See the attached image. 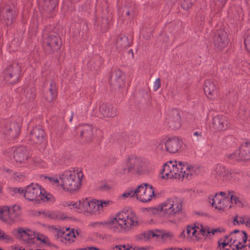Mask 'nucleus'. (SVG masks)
I'll list each match as a JSON object with an SVG mask.
<instances>
[{
  "mask_svg": "<svg viewBox=\"0 0 250 250\" xmlns=\"http://www.w3.org/2000/svg\"><path fill=\"white\" fill-rule=\"evenodd\" d=\"M108 224L110 229L115 232L128 231L137 226L139 224L138 218L133 212H129L122 210L116 214L107 223L94 222L89 224V226L99 228Z\"/></svg>",
  "mask_w": 250,
  "mask_h": 250,
  "instance_id": "1",
  "label": "nucleus"
},
{
  "mask_svg": "<svg viewBox=\"0 0 250 250\" xmlns=\"http://www.w3.org/2000/svg\"><path fill=\"white\" fill-rule=\"evenodd\" d=\"M194 167L181 161H169L163 165L161 175L163 178L189 179L194 173Z\"/></svg>",
  "mask_w": 250,
  "mask_h": 250,
  "instance_id": "2",
  "label": "nucleus"
},
{
  "mask_svg": "<svg viewBox=\"0 0 250 250\" xmlns=\"http://www.w3.org/2000/svg\"><path fill=\"white\" fill-rule=\"evenodd\" d=\"M248 239L245 231L236 229L219 240L218 245L222 249L229 245L230 247H232V250H248Z\"/></svg>",
  "mask_w": 250,
  "mask_h": 250,
  "instance_id": "3",
  "label": "nucleus"
},
{
  "mask_svg": "<svg viewBox=\"0 0 250 250\" xmlns=\"http://www.w3.org/2000/svg\"><path fill=\"white\" fill-rule=\"evenodd\" d=\"M61 186L64 189L70 191L78 189V168H73L72 170L65 171L60 176Z\"/></svg>",
  "mask_w": 250,
  "mask_h": 250,
  "instance_id": "4",
  "label": "nucleus"
},
{
  "mask_svg": "<svg viewBox=\"0 0 250 250\" xmlns=\"http://www.w3.org/2000/svg\"><path fill=\"white\" fill-rule=\"evenodd\" d=\"M160 210L168 216H173L179 214L183 208V201L178 197L168 198L160 206Z\"/></svg>",
  "mask_w": 250,
  "mask_h": 250,
  "instance_id": "5",
  "label": "nucleus"
},
{
  "mask_svg": "<svg viewBox=\"0 0 250 250\" xmlns=\"http://www.w3.org/2000/svg\"><path fill=\"white\" fill-rule=\"evenodd\" d=\"M23 189L22 196L29 201L43 200L44 198L48 199L47 196L44 195V189H42L38 184L31 183Z\"/></svg>",
  "mask_w": 250,
  "mask_h": 250,
  "instance_id": "6",
  "label": "nucleus"
},
{
  "mask_svg": "<svg viewBox=\"0 0 250 250\" xmlns=\"http://www.w3.org/2000/svg\"><path fill=\"white\" fill-rule=\"evenodd\" d=\"M21 72V66L17 62H13L3 71V79L9 83L14 84L19 81Z\"/></svg>",
  "mask_w": 250,
  "mask_h": 250,
  "instance_id": "7",
  "label": "nucleus"
},
{
  "mask_svg": "<svg viewBox=\"0 0 250 250\" xmlns=\"http://www.w3.org/2000/svg\"><path fill=\"white\" fill-rule=\"evenodd\" d=\"M52 229L57 240L65 244H69L74 241L76 238L75 233L73 230L71 231L69 228L64 229L53 227Z\"/></svg>",
  "mask_w": 250,
  "mask_h": 250,
  "instance_id": "8",
  "label": "nucleus"
},
{
  "mask_svg": "<svg viewBox=\"0 0 250 250\" xmlns=\"http://www.w3.org/2000/svg\"><path fill=\"white\" fill-rule=\"evenodd\" d=\"M226 156L229 159L232 160L247 161L250 160V142L242 144L235 152L228 153Z\"/></svg>",
  "mask_w": 250,
  "mask_h": 250,
  "instance_id": "9",
  "label": "nucleus"
},
{
  "mask_svg": "<svg viewBox=\"0 0 250 250\" xmlns=\"http://www.w3.org/2000/svg\"><path fill=\"white\" fill-rule=\"evenodd\" d=\"M212 174L218 181H230L237 174L231 171L224 166L218 164L214 167Z\"/></svg>",
  "mask_w": 250,
  "mask_h": 250,
  "instance_id": "10",
  "label": "nucleus"
},
{
  "mask_svg": "<svg viewBox=\"0 0 250 250\" xmlns=\"http://www.w3.org/2000/svg\"><path fill=\"white\" fill-rule=\"evenodd\" d=\"M98 200L87 198L79 201V212L97 214L100 213Z\"/></svg>",
  "mask_w": 250,
  "mask_h": 250,
  "instance_id": "11",
  "label": "nucleus"
},
{
  "mask_svg": "<svg viewBox=\"0 0 250 250\" xmlns=\"http://www.w3.org/2000/svg\"><path fill=\"white\" fill-rule=\"evenodd\" d=\"M137 199L144 203L150 201L155 196L154 190L152 186L147 184H142L137 187Z\"/></svg>",
  "mask_w": 250,
  "mask_h": 250,
  "instance_id": "12",
  "label": "nucleus"
},
{
  "mask_svg": "<svg viewBox=\"0 0 250 250\" xmlns=\"http://www.w3.org/2000/svg\"><path fill=\"white\" fill-rule=\"evenodd\" d=\"M163 144L165 146V148L167 151L175 153L180 150L183 145V142L177 137H169L164 143H160L157 147L159 149H163Z\"/></svg>",
  "mask_w": 250,
  "mask_h": 250,
  "instance_id": "13",
  "label": "nucleus"
},
{
  "mask_svg": "<svg viewBox=\"0 0 250 250\" xmlns=\"http://www.w3.org/2000/svg\"><path fill=\"white\" fill-rule=\"evenodd\" d=\"M142 166L141 159L132 156L129 157L126 160L125 165L122 167L120 173L124 174L129 172L132 169L139 170L141 168Z\"/></svg>",
  "mask_w": 250,
  "mask_h": 250,
  "instance_id": "14",
  "label": "nucleus"
},
{
  "mask_svg": "<svg viewBox=\"0 0 250 250\" xmlns=\"http://www.w3.org/2000/svg\"><path fill=\"white\" fill-rule=\"evenodd\" d=\"M43 43L48 49L52 51L58 50L62 45V42L60 37L57 35L54 34H50L46 35L44 33Z\"/></svg>",
  "mask_w": 250,
  "mask_h": 250,
  "instance_id": "15",
  "label": "nucleus"
},
{
  "mask_svg": "<svg viewBox=\"0 0 250 250\" xmlns=\"http://www.w3.org/2000/svg\"><path fill=\"white\" fill-rule=\"evenodd\" d=\"M0 17L6 25H11L16 17L14 8L9 5L5 6L0 11Z\"/></svg>",
  "mask_w": 250,
  "mask_h": 250,
  "instance_id": "16",
  "label": "nucleus"
},
{
  "mask_svg": "<svg viewBox=\"0 0 250 250\" xmlns=\"http://www.w3.org/2000/svg\"><path fill=\"white\" fill-rule=\"evenodd\" d=\"M209 203L213 207L219 210H223L228 207L231 208L229 198H223L220 195H214L212 198H209Z\"/></svg>",
  "mask_w": 250,
  "mask_h": 250,
  "instance_id": "17",
  "label": "nucleus"
},
{
  "mask_svg": "<svg viewBox=\"0 0 250 250\" xmlns=\"http://www.w3.org/2000/svg\"><path fill=\"white\" fill-rule=\"evenodd\" d=\"M21 124L16 121L7 122L3 128L4 133L11 139L16 138L20 134Z\"/></svg>",
  "mask_w": 250,
  "mask_h": 250,
  "instance_id": "18",
  "label": "nucleus"
},
{
  "mask_svg": "<svg viewBox=\"0 0 250 250\" xmlns=\"http://www.w3.org/2000/svg\"><path fill=\"white\" fill-rule=\"evenodd\" d=\"M203 89L208 98L214 99L217 97L218 88L217 84L213 80H207L204 82Z\"/></svg>",
  "mask_w": 250,
  "mask_h": 250,
  "instance_id": "19",
  "label": "nucleus"
},
{
  "mask_svg": "<svg viewBox=\"0 0 250 250\" xmlns=\"http://www.w3.org/2000/svg\"><path fill=\"white\" fill-rule=\"evenodd\" d=\"M213 42L215 47L218 50L226 47L229 43L227 32L222 30H218L214 38Z\"/></svg>",
  "mask_w": 250,
  "mask_h": 250,
  "instance_id": "20",
  "label": "nucleus"
},
{
  "mask_svg": "<svg viewBox=\"0 0 250 250\" xmlns=\"http://www.w3.org/2000/svg\"><path fill=\"white\" fill-rule=\"evenodd\" d=\"M12 233L18 239L24 241H28V240L33 239L34 235H35L34 231L28 229H23L21 227L12 230Z\"/></svg>",
  "mask_w": 250,
  "mask_h": 250,
  "instance_id": "21",
  "label": "nucleus"
},
{
  "mask_svg": "<svg viewBox=\"0 0 250 250\" xmlns=\"http://www.w3.org/2000/svg\"><path fill=\"white\" fill-rule=\"evenodd\" d=\"M81 130V136L85 139L87 142H91L95 137V132L97 129L89 124L79 125Z\"/></svg>",
  "mask_w": 250,
  "mask_h": 250,
  "instance_id": "22",
  "label": "nucleus"
},
{
  "mask_svg": "<svg viewBox=\"0 0 250 250\" xmlns=\"http://www.w3.org/2000/svg\"><path fill=\"white\" fill-rule=\"evenodd\" d=\"M30 138L34 143L41 144L45 141L46 135L42 127L37 126L34 127L31 131Z\"/></svg>",
  "mask_w": 250,
  "mask_h": 250,
  "instance_id": "23",
  "label": "nucleus"
},
{
  "mask_svg": "<svg viewBox=\"0 0 250 250\" xmlns=\"http://www.w3.org/2000/svg\"><path fill=\"white\" fill-rule=\"evenodd\" d=\"M111 85L122 88L125 86V76L124 73L119 69L115 70L110 77Z\"/></svg>",
  "mask_w": 250,
  "mask_h": 250,
  "instance_id": "24",
  "label": "nucleus"
},
{
  "mask_svg": "<svg viewBox=\"0 0 250 250\" xmlns=\"http://www.w3.org/2000/svg\"><path fill=\"white\" fill-rule=\"evenodd\" d=\"M212 127L216 130H222L228 128L229 122L226 117L223 115H217L212 119Z\"/></svg>",
  "mask_w": 250,
  "mask_h": 250,
  "instance_id": "25",
  "label": "nucleus"
},
{
  "mask_svg": "<svg viewBox=\"0 0 250 250\" xmlns=\"http://www.w3.org/2000/svg\"><path fill=\"white\" fill-rule=\"evenodd\" d=\"M99 111L105 117L113 118L117 115V108L108 103H102L99 106Z\"/></svg>",
  "mask_w": 250,
  "mask_h": 250,
  "instance_id": "26",
  "label": "nucleus"
},
{
  "mask_svg": "<svg viewBox=\"0 0 250 250\" xmlns=\"http://www.w3.org/2000/svg\"><path fill=\"white\" fill-rule=\"evenodd\" d=\"M29 157L28 150L24 146L19 147L14 151V158L17 163H25Z\"/></svg>",
  "mask_w": 250,
  "mask_h": 250,
  "instance_id": "27",
  "label": "nucleus"
},
{
  "mask_svg": "<svg viewBox=\"0 0 250 250\" xmlns=\"http://www.w3.org/2000/svg\"><path fill=\"white\" fill-rule=\"evenodd\" d=\"M4 211L8 212V219L11 222L16 221L21 215V212L20 208L18 206H13L11 208L9 207H4Z\"/></svg>",
  "mask_w": 250,
  "mask_h": 250,
  "instance_id": "28",
  "label": "nucleus"
},
{
  "mask_svg": "<svg viewBox=\"0 0 250 250\" xmlns=\"http://www.w3.org/2000/svg\"><path fill=\"white\" fill-rule=\"evenodd\" d=\"M57 95L56 83L54 82L51 81L50 83L49 90L46 92L44 96L45 100L48 103H51L56 97Z\"/></svg>",
  "mask_w": 250,
  "mask_h": 250,
  "instance_id": "29",
  "label": "nucleus"
},
{
  "mask_svg": "<svg viewBox=\"0 0 250 250\" xmlns=\"http://www.w3.org/2000/svg\"><path fill=\"white\" fill-rule=\"evenodd\" d=\"M196 228V225L195 224L193 226H188L186 230L183 231L182 234L184 235V237L197 238L198 230Z\"/></svg>",
  "mask_w": 250,
  "mask_h": 250,
  "instance_id": "30",
  "label": "nucleus"
},
{
  "mask_svg": "<svg viewBox=\"0 0 250 250\" xmlns=\"http://www.w3.org/2000/svg\"><path fill=\"white\" fill-rule=\"evenodd\" d=\"M58 5V0H43L42 7L44 10L51 13Z\"/></svg>",
  "mask_w": 250,
  "mask_h": 250,
  "instance_id": "31",
  "label": "nucleus"
},
{
  "mask_svg": "<svg viewBox=\"0 0 250 250\" xmlns=\"http://www.w3.org/2000/svg\"><path fill=\"white\" fill-rule=\"evenodd\" d=\"M228 195L229 196V201L231 205L232 204H234L241 208L245 207L247 206L246 203L240 200L238 196L234 195V192L233 191H228Z\"/></svg>",
  "mask_w": 250,
  "mask_h": 250,
  "instance_id": "32",
  "label": "nucleus"
},
{
  "mask_svg": "<svg viewBox=\"0 0 250 250\" xmlns=\"http://www.w3.org/2000/svg\"><path fill=\"white\" fill-rule=\"evenodd\" d=\"M151 231H144L135 236V239L138 242L146 241L151 238Z\"/></svg>",
  "mask_w": 250,
  "mask_h": 250,
  "instance_id": "33",
  "label": "nucleus"
},
{
  "mask_svg": "<svg viewBox=\"0 0 250 250\" xmlns=\"http://www.w3.org/2000/svg\"><path fill=\"white\" fill-rule=\"evenodd\" d=\"M196 228L198 230V234L201 233L203 236L210 235V228L208 226H204L202 225L198 224Z\"/></svg>",
  "mask_w": 250,
  "mask_h": 250,
  "instance_id": "34",
  "label": "nucleus"
},
{
  "mask_svg": "<svg viewBox=\"0 0 250 250\" xmlns=\"http://www.w3.org/2000/svg\"><path fill=\"white\" fill-rule=\"evenodd\" d=\"M137 188L135 189L132 188L128 189L122 194V196L124 198L135 197L137 198Z\"/></svg>",
  "mask_w": 250,
  "mask_h": 250,
  "instance_id": "35",
  "label": "nucleus"
},
{
  "mask_svg": "<svg viewBox=\"0 0 250 250\" xmlns=\"http://www.w3.org/2000/svg\"><path fill=\"white\" fill-rule=\"evenodd\" d=\"M137 188L135 189L132 188L128 189L122 194V196L124 198L135 197L137 198Z\"/></svg>",
  "mask_w": 250,
  "mask_h": 250,
  "instance_id": "36",
  "label": "nucleus"
},
{
  "mask_svg": "<svg viewBox=\"0 0 250 250\" xmlns=\"http://www.w3.org/2000/svg\"><path fill=\"white\" fill-rule=\"evenodd\" d=\"M246 215H236L233 219V223L234 225H245Z\"/></svg>",
  "mask_w": 250,
  "mask_h": 250,
  "instance_id": "37",
  "label": "nucleus"
},
{
  "mask_svg": "<svg viewBox=\"0 0 250 250\" xmlns=\"http://www.w3.org/2000/svg\"><path fill=\"white\" fill-rule=\"evenodd\" d=\"M23 188H21L11 187H9L7 188L8 192L12 196H14L17 193H19L22 196V192L23 191Z\"/></svg>",
  "mask_w": 250,
  "mask_h": 250,
  "instance_id": "38",
  "label": "nucleus"
},
{
  "mask_svg": "<svg viewBox=\"0 0 250 250\" xmlns=\"http://www.w3.org/2000/svg\"><path fill=\"white\" fill-rule=\"evenodd\" d=\"M0 240L6 242H9L13 240V238L10 235L4 231L0 229Z\"/></svg>",
  "mask_w": 250,
  "mask_h": 250,
  "instance_id": "39",
  "label": "nucleus"
},
{
  "mask_svg": "<svg viewBox=\"0 0 250 250\" xmlns=\"http://www.w3.org/2000/svg\"><path fill=\"white\" fill-rule=\"evenodd\" d=\"M33 237L34 238L36 237L38 240H39L44 244H49V238L45 235L35 232V235H34Z\"/></svg>",
  "mask_w": 250,
  "mask_h": 250,
  "instance_id": "40",
  "label": "nucleus"
},
{
  "mask_svg": "<svg viewBox=\"0 0 250 250\" xmlns=\"http://www.w3.org/2000/svg\"><path fill=\"white\" fill-rule=\"evenodd\" d=\"M151 231V238L156 237L157 238L161 237L163 239H166V237L165 236V234H164V232L163 231L157 229Z\"/></svg>",
  "mask_w": 250,
  "mask_h": 250,
  "instance_id": "41",
  "label": "nucleus"
},
{
  "mask_svg": "<svg viewBox=\"0 0 250 250\" xmlns=\"http://www.w3.org/2000/svg\"><path fill=\"white\" fill-rule=\"evenodd\" d=\"M118 42V43H120V44L123 47L127 48L130 46L128 38L126 36L121 37Z\"/></svg>",
  "mask_w": 250,
  "mask_h": 250,
  "instance_id": "42",
  "label": "nucleus"
},
{
  "mask_svg": "<svg viewBox=\"0 0 250 250\" xmlns=\"http://www.w3.org/2000/svg\"><path fill=\"white\" fill-rule=\"evenodd\" d=\"M193 1L194 0H184L181 7L185 10H188L192 7Z\"/></svg>",
  "mask_w": 250,
  "mask_h": 250,
  "instance_id": "43",
  "label": "nucleus"
},
{
  "mask_svg": "<svg viewBox=\"0 0 250 250\" xmlns=\"http://www.w3.org/2000/svg\"><path fill=\"white\" fill-rule=\"evenodd\" d=\"M98 206H99V209L100 208H103L111 206L113 204V202L111 200H98Z\"/></svg>",
  "mask_w": 250,
  "mask_h": 250,
  "instance_id": "44",
  "label": "nucleus"
},
{
  "mask_svg": "<svg viewBox=\"0 0 250 250\" xmlns=\"http://www.w3.org/2000/svg\"><path fill=\"white\" fill-rule=\"evenodd\" d=\"M225 231V230L222 228H210V235H217L218 234L223 233Z\"/></svg>",
  "mask_w": 250,
  "mask_h": 250,
  "instance_id": "45",
  "label": "nucleus"
},
{
  "mask_svg": "<svg viewBox=\"0 0 250 250\" xmlns=\"http://www.w3.org/2000/svg\"><path fill=\"white\" fill-rule=\"evenodd\" d=\"M244 43L246 49L250 52V34L245 38Z\"/></svg>",
  "mask_w": 250,
  "mask_h": 250,
  "instance_id": "46",
  "label": "nucleus"
},
{
  "mask_svg": "<svg viewBox=\"0 0 250 250\" xmlns=\"http://www.w3.org/2000/svg\"><path fill=\"white\" fill-rule=\"evenodd\" d=\"M194 139L197 141H199L202 139V132L199 131H195L193 133Z\"/></svg>",
  "mask_w": 250,
  "mask_h": 250,
  "instance_id": "47",
  "label": "nucleus"
},
{
  "mask_svg": "<svg viewBox=\"0 0 250 250\" xmlns=\"http://www.w3.org/2000/svg\"><path fill=\"white\" fill-rule=\"evenodd\" d=\"M25 96L30 100L34 99L35 98V90L34 89H31L30 92L27 91Z\"/></svg>",
  "mask_w": 250,
  "mask_h": 250,
  "instance_id": "48",
  "label": "nucleus"
},
{
  "mask_svg": "<svg viewBox=\"0 0 250 250\" xmlns=\"http://www.w3.org/2000/svg\"><path fill=\"white\" fill-rule=\"evenodd\" d=\"M161 86V80L160 78L156 79L153 83V90L157 91Z\"/></svg>",
  "mask_w": 250,
  "mask_h": 250,
  "instance_id": "49",
  "label": "nucleus"
},
{
  "mask_svg": "<svg viewBox=\"0 0 250 250\" xmlns=\"http://www.w3.org/2000/svg\"><path fill=\"white\" fill-rule=\"evenodd\" d=\"M112 187V186L108 183H103L101 185L100 188L103 190H107L110 189Z\"/></svg>",
  "mask_w": 250,
  "mask_h": 250,
  "instance_id": "50",
  "label": "nucleus"
},
{
  "mask_svg": "<svg viewBox=\"0 0 250 250\" xmlns=\"http://www.w3.org/2000/svg\"><path fill=\"white\" fill-rule=\"evenodd\" d=\"M116 249L118 250H129L131 247L129 245L126 246L125 245H119L115 247Z\"/></svg>",
  "mask_w": 250,
  "mask_h": 250,
  "instance_id": "51",
  "label": "nucleus"
},
{
  "mask_svg": "<svg viewBox=\"0 0 250 250\" xmlns=\"http://www.w3.org/2000/svg\"><path fill=\"white\" fill-rule=\"evenodd\" d=\"M215 195H220L223 198H229V196L228 195V192L221 191L219 193H216Z\"/></svg>",
  "mask_w": 250,
  "mask_h": 250,
  "instance_id": "52",
  "label": "nucleus"
},
{
  "mask_svg": "<svg viewBox=\"0 0 250 250\" xmlns=\"http://www.w3.org/2000/svg\"><path fill=\"white\" fill-rule=\"evenodd\" d=\"M57 215L58 214H56L54 212H48V216L47 217L51 218V219H55V220H57Z\"/></svg>",
  "mask_w": 250,
  "mask_h": 250,
  "instance_id": "53",
  "label": "nucleus"
},
{
  "mask_svg": "<svg viewBox=\"0 0 250 250\" xmlns=\"http://www.w3.org/2000/svg\"><path fill=\"white\" fill-rule=\"evenodd\" d=\"M57 216V220H62L67 218L66 214L63 213H58Z\"/></svg>",
  "mask_w": 250,
  "mask_h": 250,
  "instance_id": "54",
  "label": "nucleus"
},
{
  "mask_svg": "<svg viewBox=\"0 0 250 250\" xmlns=\"http://www.w3.org/2000/svg\"><path fill=\"white\" fill-rule=\"evenodd\" d=\"M245 225L248 227H250V216L246 215V218H245Z\"/></svg>",
  "mask_w": 250,
  "mask_h": 250,
  "instance_id": "55",
  "label": "nucleus"
},
{
  "mask_svg": "<svg viewBox=\"0 0 250 250\" xmlns=\"http://www.w3.org/2000/svg\"><path fill=\"white\" fill-rule=\"evenodd\" d=\"M38 213L39 215H42L43 217H46L48 216V212H46L45 211H40L38 212Z\"/></svg>",
  "mask_w": 250,
  "mask_h": 250,
  "instance_id": "56",
  "label": "nucleus"
},
{
  "mask_svg": "<svg viewBox=\"0 0 250 250\" xmlns=\"http://www.w3.org/2000/svg\"><path fill=\"white\" fill-rule=\"evenodd\" d=\"M64 206H67L68 207L72 206V207H73V208H77L76 203H75V204H72V203H71V204L66 203L65 205H64Z\"/></svg>",
  "mask_w": 250,
  "mask_h": 250,
  "instance_id": "57",
  "label": "nucleus"
},
{
  "mask_svg": "<svg viewBox=\"0 0 250 250\" xmlns=\"http://www.w3.org/2000/svg\"><path fill=\"white\" fill-rule=\"evenodd\" d=\"M79 250H99V249L95 247H88L85 249H80Z\"/></svg>",
  "mask_w": 250,
  "mask_h": 250,
  "instance_id": "58",
  "label": "nucleus"
},
{
  "mask_svg": "<svg viewBox=\"0 0 250 250\" xmlns=\"http://www.w3.org/2000/svg\"><path fill=\"white\" fill-rule=\"evenodd\" d=\"M176 125L174 126V128H177L180 126V120H179V117L178 118L177 121L176 123Z\"/></svg>",
  "mask_w": 250,
  "mask_h": 250,
  "instance_id": "59",
  "label": "nucleus"
},
{
  "mask_svg": "<svg viewBox=\"0 0 250 250\" xmlns=\"http://www.w3.org/2000/svg\"><path fill=\"white\" fill-rule=\"evenodd\" d=\"M164 234H165V236L166 237V238H169L172 236V234L170 232H164Z\"/></svg>",
  "mask_w": 250,
  "mask_h": 250,
  "instance_id": "60",
  "label": "nucleus"
},
{
  "mask_svg": "<svg viewBox=\"0 0 250 250\" xmlns=\"http://www.w3.org/2000/svg\"><path fill=\"white\" fill-rule=\"evenodd\" d=\"M50 180L54 183H57L59 182V180L54 178H50Z\"/></svg>",
  "mask_w": 250,
  "mask_h": 250,
  "instance_id": "61",
  "label": "nucleus"
},
{
  "mask_svg": "<svg viewBox=\"0 0 250 250\" xmlns=\"http://www.w3.org/2000/svg\"><path fill=\"white\" fill-rule=\"evenodd\" d=\"M218 2H220L222 5H224L227 0H217Z\"/></svg>",
  "mask_w": 250,
  "mask_h": 250,
  "instance_id": "62",
  "label": "nucleus"
},
{
  "mask_svg": "<svg viewBox=\"0 0 250 250\" xmlns=\"http://www.w3.org/2000/svg\"><path fill=\"white\" fill-rule=\"evenodd\" d=\"M124 12H125V15L126 16H130V12L128 10H124Z\"/></svg>",
  "mask_w": 250,
  "mask_h": 250,
  "instance_id": "63",
  "label": "nucleus"
},
{
  "mask_svg": "<svg viewBox=\"0 0 250 250\" xmlns=\"http://www.w3.org/2000/svg\"><path fill=\"white\" fill-rule=\"evenodd\" d=\"M248 250H250V236L249 237L248 240Z\"/></svg>",
  "mask_w": 250,
  "mask_h": 250,
  "instance_id": "64",
  "label": "nucleus"
}]
</instances>
